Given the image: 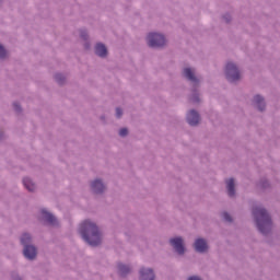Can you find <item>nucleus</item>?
Here are the masks:
<instances>
[{
	"label": "nucleus",
	"instance_id": "obj_1",
	"mask_svg": "<svg viewBox=\"0 0 280 280\" xmlns=\"http://www.w3.org/2000/svg\"><path fill=\"white\" fill-rule=\"evenodd\" d=\"M80 234L90 246H100L102 244V235L95 223L86 220L80 225Z\"/></svg>",
	"mask_w": 280,
	"mask_h": 280
},
{
	"label": "nucleus",
	"instance_id": "obj_2",
	"mask_svg": "<svg viewBox=\"0 0 280 280\" xmlns=\"http://www.w3.org/2000/svg\"><path fill=\"white\" fill-rule=\"evenodd\" d=\"M253 214L256 219V224L260 233L266 235V233L272 230V220L270 219V215L268 214L266 209L256 207L253 210Z\"/></svg>",
	"mask_w": 280,
	"mask_h": 280
},
{
	"label": "nucleus",
	"instance_id": "obj_3",
	"mask_svg": "<svg viewBox=\"0 0 280 280\" xmlns=\"http://www.w3.org/2000/svg\"><path fill=\"white\" fill-rule=\"evenodd\" d=\"M30 242H32V236L27 233L23 234L21 237V244L24 246V257H26V259H36V247L27 245Z\"/></svg>",
	"mask_w": 280,
	"mask_h": 280
},
{
	"label": "nucleus",
	"instance_id": "obj_4",
	"mask_svg": "<svg viewBox=\"0 0 280 280\" xmlns=\"http://www.w3.org/2000/svg\"><path fill=\"white\" fill-rule=\"evenodd\" d=\"M225 75L229 82H237V80H240V70L237 69V66L229 62L225 67Z\"/></svg>",
	"mask_w": 280,
	"mask_h": 280
},
{
	"label": "nucleus",
	"instance_id": "obj_5",
	"mask_svg": "<svg viewBox=\"0 0 280 280\" xmlns=\"http://www.w3.org/2000/svg\"><path fill=\"white\" fill-rule=\"evenodd\" d=\"M149 47H163L165 45V36L158 33H150L148 35Z\"/></svg>",
	"mask_w": 280,
	"mask_h": 280
},
{
	"label": "nucleus",
	"instance_id": "obj_6",
	"mask_svg": "<svg viewBox=\"0 0 280 280\" xmlns=\"http://www.w3.org/2000/svg\"><path fill=\"white\" fill-rule=\"evenodd\" d=\"M170 244L173 246L174 250L178 253V255H185V246L183 245L182 237L171 238Z\"/></svg>",
	"mask_w": 280,
	"mask_h": 280
},
{
	"label": "nucleus",
	"instance_id": "obj_7",
	"mask_svg": "<svg viewBox=\"0 0 280 280\" xmlns=\"http://www.w3.org/2000/svg\"><path fill=\"white\" fill-rule=\"evenodd\" d=\"M189 126H198L200 124V115L196 110H190L187 115Z\"/></svg>",
	"mask_w": 280,
	"mask_h": 280
},
{
	"label": "nucleus",
	"instance_id": "obj_8",
	"mask_svg": "<svg viewBox=\"0 0 280 280\" xmlns=\"http://www.w3.org/2000/svg\"><path fill=\"white\" fill-rule=\"evenodd\" d=\"M42 218L45 220L48 224H51L55 226V224H58V220H56V217L54 214L49 213L47 210H42Z\"/></svg>",
	"mask_w": 280,
	"mask_h": 280
},
{
	"label": "nucleus",
	"instance_id": "obj_9",
	"mask_svg": "<svg viewBox=\"0 0 280 280\" xmlns=\"http://www.w3.org/2000/svg\"><path fill=\"white\" fill-rule=\"evenodd\" d=\"M209 246L207 245V241H205L203 238H198L195 242V249L197 250V253H207Z\"/></svg>",
	"mask_w": 280,
	"mask_h": 280
},
{
	"label": "nucleus",
	"instance_id": "obj_10",
	"mask_svg": "<svg viewBox=\"0 0 280 280\" xmlns=\"http://www.w3.org/2000/svg\"><path fill=\"white\" fill-rule=\"evenodd\" d=\"M91 187L94 194H102L104 189H106V187L104 186V183H102V180L100 179L94 180Z\"/></svg>",
	"mask_w": 280,
	"mask_h": 280
},
{
	"label": "nucleus",
	"instance_id": "obj_11",
	"mask_svg": "<svg viewBox=\"0 0 280 280\" xmlns=\"http://www.w3.org/2000/svg\"><path fill=\"white\" fill-rule=\"evenodd\" d=\"M141 280H154V271L152 269H141L140 270Z\"/></svg>",
	"mask_w": 280,
	"mask_h": 280
},
{
	"label": "nucleus",
	"instance_id": "obj_12",
	"mask_svg": "<svg viewBox=\"0 0 280 280\" xmlns=\"http://www.w3.org/2000/svg\"><path fill=\"white\" fill-rule=\"evenodd\" d=\"M95 54L101 58H106L108 50L106 49V46L104 44H97L95 46Z\"/></svg>",
	"mask_w": 280,
	"mask_h": 280
},
{
	"label": "nucleus",
	"instance_id": "obj_13",
	"mask_svg": "<svg viewBox=\"0 0 280 280\" xmlns=\"http://www.w3.org/2000/svg\"><path fill=\"white\" fill-rule=\"evenodd\" d=\"M226 189L229 196L233 198V196H235V179L230 178L226 180Z\"/></svg>",
	"mask_w": 280,
	"mask_h": 280
},
{
	"label": "nucleus",
	"instance_id": "obj_14",
	"mask_svg": "<svg viewBox=\"0 0 280 280\" xmlns=\"http://www.w3.org/2000/svg\"><path fill=\"white\" fill-rule=\"evenodd\" d=\"M254 104L257 106L258 110H264L266 108V103L264 102V97L260 95H256L254 97Z\"/></svg>",
	"mask_w": 280,
	"mask_h": 280
},
{
	"label": "nucleus",
	"instance_id": "obj_15",
	"mask_svg": "<svg viewBox=\"0 0 280 280\" xmlns=\"http://www.w3.org/2000/svg\"><path fill=\"white\" fill-rule=\"evenodd\" d=\"M184 75L187 78V80H190V82H197L196 75H194L191 68H185Z\"/></svg>",
	"mask_w": 280,
	"mask_h": 280
},
{
	"label": "nucleus",
	"instance_id": "obj_16",
	"mask_svg": "<svg viewBox=\"0 0 280 280\" xmlns=\"http://www.w3.org/2000/svg\"><path fill=\"white\" fill-rule=\"evenodd\" d=\"M23 185L28 191H34V189H36V185L34 184V182H32V179L27 177L23 179Z\"/></svg>",
	"mask_w": 280,
	"mask_h": 280
},
{
	"label": "nucleus",
	"instance_id": "obj_17",
	"mask_svg": "<svg viewBox=\"0 0 280 280\" xmlns=\"http://www.w3.org/2000/svg\"><path fill=\"white\" fill-rule=\"evenodd\" d=\"M118 269H119L121 277H124V276L128 275V272H130V267H128L126 265H118Z\"/></svg>",
	"mask_w": 280,
	"mask_h": 280
},
{
	"label": "nucleus",
	"instance_id": "obj_18",
	"mask_svg": "<svg viewBox=\"0 0 280 280\" xmlns=\"http://www.w3.org/2000/svg\"><path fill=\"white\" fill-rule=\"evenodd\" d=\"M5 56H8L5 48L2 45H0V58H5Z\"/></svg>",
	"mask_w": 280,
	"mask_h": 280
},
{
	"label": "nucleus",
	"instance_id": "obj_19",
	"mask_svg": "<svg viewBox=\"0 0 280 280\" xmlns=\"http://www.w3.org/2000/svg\"><path fill=\"white\" fill-rule=\"evenodd\" d=\"M223 220H225V222H232L233 219L231 218V214L228 212H223Z\"/></svg>",
	"mask_w": 280,
	"mask_h": 280
},
{
	"label": "nucleus",
	"instance_id": "obj_20",
	"mask_svg": "<svg viewBox=\"0 0 280 280\" xmlns=\"http://www.w3.org/2000/svg\"><path fill=\"white\" fill-rule=\"evenodd\" d=\"M55 80H56L59 84H62V80H65V77H62V74H56Z\"/></svg>",
	"mask_w": 280,
	"mask_h": 280
},
{
	"label": "nucleus",
	"instance_id": "obj_21",
	"mask_svg": "<svg viewBox=\"0 0 280 280\" xmlns=\"http://www.w3.org/2000/svg\"><path fill=\"white\" fill-rule=\"evenodd\" d=\"M128 135V129L127 128H122L119 130V136L120 137H126Z\"/></svg>",
	"mask_w": 280,
	"mask_h": 280
},
{
	"label": "nucleus",
	"instance_id": "obj_22",
	"mask_svg": "<svg viewBox=\"0 0 280 280\" xmlns=\"http://www.w3.org/2000/svg\"><path fill=\"white\" fill-rule=\"evenodd\" d=\"M121 115H124V112L121 110V108H116V116L121 117Z\"/></svg>",
	"mask_w": 280,
	"mask_h": 280
},
{
	"label": "nucleus",
	"instance_id": "obj_23",
	"mask_svg": "<svg viewBox=\"0 0 280 280\" xmlns=\"http://www.w3.org/2000/svg\"><path fill=\"white\" fill-rule=\"evenodd\" d=\"M13 107H14V109L18 110V112L21 110V106H20L18 103H14V104H13Z\"/></svg>",
	"mask_w": 280,
	"mask_h": 280
},
{
	"label": "nucleus",
	"instance_id": "obj_24",
	"mask_svg": "<svg viewBox=\"0 0 280 280\" xmlns=\"http://www.w3.org/2000/svg\"><path fill=\"white\" fill-rule=\"evenodd\" d=\"M188 280H201V279L199 277L194 276V277H190Z\"/></svg>",
	"mask_w": 280,
	"mask_h": 280
}]
</instances>
